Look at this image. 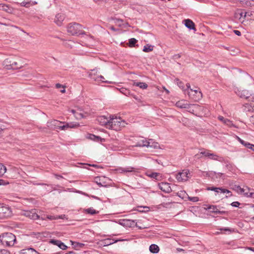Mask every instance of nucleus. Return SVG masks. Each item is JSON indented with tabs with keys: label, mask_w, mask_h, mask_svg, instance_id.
Here are the masks:
<instances>
[{
	"label": "nucleus",
	"mask_w": 254,
	"mask_h": 254,
	"mask_svg": "<svg viewBox=\"0 0 254 254\" xmlns=\"http://www.w3.org/2000/svg\"><path fill=\"white\" fill-rule=\"evenodd\" d=\"M251 209H252V211L254 212V214L251 215L252 219H254V205H252Z\"/></svg>",
	"instance_id": "obj_53"
},
{
	"label": "nucleus",
	"mask_w": 254,
	"mask_h": 254,
	"mask_svg": "<svg viewBox=\"0 0 254 254\" xmlns=\"http://www.w3.org/2000/svg\"><path fill=\"white\" fill-rule=\"evenodd\" d=\"M222 188H216L214 187H209L207 188L208 190H212L216 192H219L221 191Z\"/></svg>",
	"instance_id": "obj_30"
},
{
	"label": "nucleus",
	"mask_w": 254,
	"mask_h": 254,
	"mask_svg": "<svg viewBox=\"0 0 254 254\" xmlns=\"http://www.w3.org/2000/svg\"><path fill=\"white\" fill-rule=\"evenodd\" d=\"M133 85L138 86L139 88L145 89H146L148 87V85L145 82H134Z\"/></svg>",
	"instance_id": "obj_26"
},
{
	"label": "nucleus",
	"mask_w": 254,
	"mask_h": 254,
	"mask_svg": "<svg viewBox=\"0 0 254 254\" xmlns=\"http://www.w3.org/2000/svg\"><path fill=\"white\" fill-rule=\"evenodd\" d=\"M149 141L151 142L150 145L149 146V147L157 148L159 147V144L157 142L153 141L152 139H149Z\"/></svg>",
	"instance_id": "obj_33"
},
{
	"label": "nucleus",
	"mask_w": 254,
	"mask_h": 254,
	"mask_svg": "<svg viewBox=\"0 0 254 254\" xmlns=\"http://www.w3.org/2000/svg\"><path fill=\"white\" fill-rule=\"evenodd\" d=\"M129 96L132 97L134 99H135L136 100H140V99L137 96L134 95L132 93V95H129Z\"/></svg>",
	"instance_id": "obj_52"
},
{
	"label": "nucleus",
	"mask_w": 254,
	"mask_h": 254,
	"mask_svg": "<svg viewBox=\"0 0 254 254\" xmlns=\"http://www.w3.org/2000/svg\"><path fill=\"white\" fill-rule=\"evenodd\" d=\"M250 250L253 251V252H254V248L253 247H249L248 248Z\"/></svg>",
	"instance_id": "obj_64"
},
{
	"label": "nucleus",
	"mask_w": 254,
	"mask_h": 254,
	"mask_svg": "<svg viewBox=\"0 0 254 254\" xmlns=\"http://www.w3.org/2000/svg\"><path fill=\"white\" fill-rule=\"evenodd\" d=\"M6 167L0 163V177L2 176L6 172Z\"/></svg>",
	"instance_id": "obj_32"
},
{
	"label": "nucleus",
	"mask_w": 254,
	"mask_h": 254,
	"mask_svg": "<svg viewBox=\"0 0 254 254\" xmlns=\"http://www.w3.org/2000/svg\"><path fill=\"white\" fill-rule=\"evenodd\" d=\"M3 65L7 69H17L23 66V63L19 60L18 61H14L7 59L4 61Z\"/></svg>",
	"instance_id": "obj_5"
},
{
	"label": "nucleus",
	"mask_w": 254,
	"mask_h": 254,
	"mask_svg": "<svg viewBox=\"0 0 254 254\" xmlns=\"http://www.w3.org/2000/svg\"><path fill=\"white\" fill-rule=\"evenodd\" d=\"M234 32L237 36H239L241 35V32L239 30H234Z\"/></svg>",
	"instance_id": "obj_51"
},
{
	"label": "nucleus",
	"mask_w": 254,
	"mask_h": 254,
	"mask_svg": "<svg viewBox=\"0 0 254 254\" xmlns=\"http://www.w3.org/2000/svg\"><path fill=\"white\" fill-rule=\"evenodd\" d=\"M176 106L181 109H186L190 113L194 114L196 110H200L201 107L198 104H188L185 100H181L176 102Z\"/></svg>",
	"instance_id": "obj_2"
},
{
	"label": "nucleus",
	"mask_w": 254,
	"mask_h": 254,
	"mask_svg": "<svg viewBox=\"0 0 254 254\" xmlns=\"http://www.w3.org/2000/svg\"><path fill=\"white\" fill-rule=\"evenodd\" d=\"M37 4V2L36 1H31V5H35Z\"/></svg>",
	"instance_id": "obj_62"
},
{
	"label": "nucleus",
	"mask_w": 254,
	"mask_h": 254,
	"mask_svg": "<svg viewBox=\"0 0 254 254\" xmlns=\"http://www.w3.org/2000/svg\"><path fill=\"white\" fill-rule=\"evenodd\" d=\"M243 3L245 4L247 6H251V2L250 0H246Z\"/></svg>",
	"instance_id": "obj_47"
},
{
	"label": "nucleus",
	"mask_w": 254,
	"mask_h": 254,
	"mask_svg": "<svg viewBox=\"0 0 254 254\" xmlns=\"http://www.w3.org/2000/svg\"><path fill=\"white\" fill-rule=\"evenodd\" d=\"M245 190L244 189L240 188V190H239V191L238 192L240 193H244L246 194V195H248L247 193H245Z\"/></svg>",
	"instance_id": "obj_49"
},
{
	"label": "nucleus",
	"mask_w": 254,
	"mask_h": 254,
	"mask_svg": "<svg viewBox=\"0 0 254 254\" xmlns=\"http://www.w3.org/2000/svg\"><path fill=\"white\" fill-rule=\"evenodd\" d=\"M119 90L121 93H122V94L127 96H129V95H132V93H131L130 90L126 88L122 87L119 89Z\"/></svg>",
	"instance_id": "obj_23"
},
{
	"label": "nucleus",
	"mask_w": 254,
	"mask_h": 254,
	"mask_svg": "<svg viewBox=\"0 0 254 254\" xmlns=\"http://www.w3.org/2000/svg\"><path fill=\"white\" fill-rule=\"evenodd\" d=\"M188 199L189 200L192 202H197L199 200V198L197 196L190 197L189 196Z\"/></svg>",
	"instance_id": "obj_38"
},
{
	"label": "nucleus",
	"mask_w": 254,
	"mask_h": 254,
	"mask_svg": "<svg viewBox=\"0 0 254 254\" xmlns=\"http://www.w3.org/2000/svg\"><path fill=\"white\" fill-rule=\"evenodd\" d=\"M119 240H114L113 239H107L105 240H104L102 241L103 244H104V246H109L111 244H113L117 242H118Z\"/></svg>",
	"instance_id": "obj_24"
},
{
	"label": "nucleus",
	"mask_w": 254,
	"mask_h": 254,
	"mask_svg": "<svg viewBox=\"0 0 254 254\" xmlns=\"http://www.w3.org/2000/svg\"><path fill=\"white\" fill-rule=\"evenodd\" d=\"M186 86L187 89L189 90L188 93V95L190 99L195 101H197L201 99L202 97V93L200 91L198 90V89H192L190 88V86L189 83H187Z\"/></svg>",
	"instance_id": "obj_6"
},
{
	"label": "nucleus",
	"mask_w": 254,
	"mask_h": 254,
	"mask_svg": "<svg viewBox=\"0 0 254 254\" xmlns=\"http://www.w3.org/2000/svg\"><path fill=\"white\" fill-rule=\"evenodd\" d=\"M153 50V46L149 44H146L143 47V51L146 53H148L152 51Z\"/></svg>",
	"instance_id": "obj_28"
},
{
	"label": "nucleus",
	"mask_w": 254,
	"mask_h": 254,
	"mask_svg": "<svg viewBox=\"0 0 254 254\" xmlns=\"http://www.w3.org/2000/svg\"><path fill=\"white\" fill-rule=\"evenodd\" d=\"M238 137V139L239 140V141L242 144H244V143H245V141L243 140V139H242L241 138H240V137Z\"/></svg>",
	"instance_id": "obj_56"
},
{
	"label": "nucleus",
	"mask_w": 254,
	"mask_h": 254,
	"mask_svg": "<svg viewBox=\"0 0 254 254\" xmlns=\"http://www.w3.org/2000/svg\"><path fill=\"white\" fill-rule=\"evenodd\" d=\"M62 123L60 122V121H57V120H53L52 121H51V122H48V127H50L51 128H53V127H58V125H60V124H61Z\"/></svg>",
	"instance_id": "obj_25"
},
{
	"label": "nucleus",
	"mask_w": 254,
	"mask_h": 254,
	"mask_svg": "<svg viewBox=\"0 0 254 254\" xmlns=\"http://www.w3.org/2000/svg\"><path fill=\"white\" fill-rule=\"evenodd\" d=\"M159 189L166 193H170L172 191L170 184L166 182H161L159 184Z\"/></svg>",
	"instance_id": "obj_8"
},
{
	"label": "nucleus",
	"mask_w": 254,
	"mask_h": 254,
	"mask_svg": "<svg viewBox=\"0 0 254 254\" xmlns=\"http://www.w3.org/2000/svg\"><path fill=\"white\" fill-rule=\"evenodd\" d=\"M55 176L57 179H60V178H63V177L61 175H58V174H55Z\"/></svg>",
	"instance_id": "obj_57"
},
{
	"label": "nucleus",
	"mask_w": 254,
	"mask_h": 254,
	"mask_svg": "<svg viewBox=\"0 0 254 254\" xmlns=\"http://www.w3.org/2000/svg\"><path fill=\"white\" fill-rule=\"evenodd\" d=\"M185 26L190 29L196 30L195 28V24L192 20L189 19H185L184 20Z\"/></svg>",
	"instance_id": "obj_19"
},
{
	"label": "nucleus",
	"mask_w": 254,
	"mask_h": 254,
	"mask_svg": "<svg viewBox=\"0 0 254 254\" xmlns=\"http://www.w3.org/2000/svg\"><path fill=\"white\" fill-rule=\"evenodd\" d=\"M254 144H252L248 142L245 141L243 145L246 147L252 149Z\"/></svg>",
	"instance_id": "obj_40"
},
{
	"label": "nucleus",
	"mask_w": 254,
	"mask_h": 254,
	"mask_svg": "<svg viewBox=\"0 0 254 254\" xmlns=\"http://www.w3.org/2000/svg\"><path fill=\"white\" fill-rule=\"evenodd\" d=\"M24 215L33 220H37L39 218V216L36 213L35 210L25 211Z\"/></svg>",
	"instance_id": "obj_11"
},
{
	"label": "nucleus",
	"mask_w": 254,
	"mask_h": 254,
	"mask_svg": "<svg viewBox=\"0 0 254 254\" xmlns=\"http://www.w3.org/2000/svg\"><path fill=\"white\" fill-rule=\"evenodd\" d=\"M178 84L179 87H182V88H183V86H182V84H183V83L181 81H180L179 83H178Z\"/></svg>",
	"instance_id": "obj_63"
},
{
	"label": "nucleus",
	"mask_w": 254,
	"mask_h": 254,
	"mask_svg": "<svg viewBox=\"0 0 254 254\" xmlns=\"http://www.w3.org/2000/svg\"><path fill=\"white\" fill-rule=\"evenodd\" d=\"M254 15V12L248 11L247 12H244V17H246L247 16H253Z\"/></svg>",
	"instance_id": "obj_41"
},
{
	"label": "nucleus",
	"mask_w": 254,
	"mask_h": 254,
	"mask_svg": "<svg viewBox=\"0 0 254 254\" xmlns=\"http://www.w3.org/2000/svg\"><path fill=\"white\" fill-rule=\"evenodd\" d=\"M31 1H23L22 2L20 3V6H24L25 7H29L31 5Z\"/></svg>",
	"instance_id": "obj_36"
},
{
	"label": "nucleus",
	"mask_w": 254,
	"mask_h": 254,
	"mask_svg": "<svg viewBox=\"0 0 254 254\" xmlns=\"http://www.w3.org/2000/svg\"><path fill=\"white\" fill-rule=\"evenodd\" d=\"M56 86L57 88H59L61 87L62 86V85L60 83H57V84H56Z\"/></svg>",
	"instance_id": "obj_58"
},
{
	"label": "nucleus",
	"mask_w": 254,
	"mask_h": 254,
	"mask_svg": "<svg viewBox=\"0 0 254 254\" xmlns=\"http://www.w3.org/2000/svg\"><path fill=\"white\" fill-rule=\"evenodd\" d=\"M147 176L151 178L158 180V177L159 176V174L156 172H153L150 174H147Z\"/></svg>",
	"instance_id": "obj_34"
},
{
	"label": "nucleus",
	"mask_w": 254,
	"mask_h": 254,
	"mask_svg": "<svg viewBox=\"0 0 254 254\" xmlns=\"http://www.w3.org/2000/svg\"><path fill=\"white\" fill-rule=\"evenodd\" d=\"M209 158L214 160H219V157L214 153H210L208 157Z\"/></svg>",
	"instance_id": "obj_35"
},
{
	"label": "nucleus",
	"mask_w": 254,
	"mask_h": 254,
	"mask_svg": "<svg viewBox=\"0 0 254 254\" xmlns=\"http://www.w3.org/2000/svg\"><path fill=\"white\" fill-rule=\"evenodd\" d=\"M221 192V193H226L227 194L226 197H229V196H231L232 195V193L231 191H230L229 190L225 189L222 188Z\"/></svg>",
	"instance_id": "obj_37"
},
{
	"label": "nucleus",
	"mask_w": 254,
	"mask_h": 254,
	"mask_svg": "<svg viewBox=\"0 0 254 254\" xmlns=\"http://www.w3.org/2000/svg\"><path fill=\"white\" fill-rule=\"evenodd\" d=\"M149 251L152 253H158L159 251V247L157 245L151 244L149 247Z\"/></svg>",
	"instance_id": "obj_22"
},
{
	"label": "nucleus",
	"mask_w": 254,
	"mask_h": 254,
	"mask_svg": "<svg viewBox=\"0 0 254 254\" xmlns=\"http://www.w3.org/2000/svg\"><path fill=\"white\" fill-rule=\"evenodd\" d=\"M37 252L33 248H28L21 250L19 254H37Z\"/></svg>",
	"instance_id": "obj_18"
},
{
	"label": "nucleus",
	"mask_w": 254,
	"mask_h": 254,
	"mask_svg": "<svg viewBox=\"0 0 254 254\" xmlns=\"http://www.w3.org/2000/svg\"><path fill=\"white\" fill-rule=\"evenodd\" d=\"M0 241L3 245L11 246L16 241V237L11 233H5L0 235Z\"/></svg>",
	"instance_id": "obj_3"
},
{
	"label": "nucleus",
	"mask_w": 254,
	"mask_h": 254,
	"mask_svg": "<svg viewBox=\"0 0 254 254\" xmlns=\"http://www.w3.org/2000/svg\"><path fill=\"white\" fill-rule=\"evenodd\" d=\"M124 121L122 120L121 118H112L109 120L107 128L117 131L120 130L124 127Z\"/></svg>",
	"instance_id": "obj_4"
},
{
	"label": "nucleus",
	"mask_w": 254,
	"mask_h": 254,
	"mask_svg": "<svg viewBox=\"0 0 254 254\" xmlns=\"http://www.w3.org/2000/svg\"><path fill=\"white\" fill-rule=\"evenodd\" d=\"M67 32L71 35L79 36L86 35L85 32L83 30V26L77 23H70L67 27Z\"/></svg>",
	"instance_id": "obj_1"
},
{
	"label": "nucleus",
	"mask_w": 254,
	"mask_h": 254,
	"mask_svg": "<svg viewBox=\"0 0 254 254\" xmlns=\"http://www.w3.org/2000/svg\"><path fill=\"white\" fill-rule=\"evenodd\" d=\"M0 254H10V253L4 249L0 250Z\"/></svg>",
	"instance_id": "obj_44"
},
{
	"label": "nucleus",
	"mask_w": 254,
	"mask_h": 254,
	"mask_svg": "<svg viewBox=\"0 0 254 254\" xmlns=\"http://www.w3.org/2000/svg\"><path fill=\"white\" fill-rule=\"evenodd\" d=\"M110 29L114 31H116V28L114 27V26H111L110 28Z\"/></svg>",
	"instance_id": "obj_61"
},
{
	"label": "nucleus",
	"mask_w": 254,
	"mask_h": 254,
	"mask_svg": "<svg viewBox=\"0 0 254 254\" xmlns=\"http://www.w3.org/2000/svg\"><path fill=\"white\" fill-rule=\"evenodd\" d=\"M181 56L180 54H175L174 55L173 57H172V59L173 60H178L179 59H180L181 58Z\"/></svg>",
	"instance_id": "obj_46"
},
{
	"label": "nucleus",
	"mask_w": 254,
	"mask_h": 254,
	"mask_svg": "<svg viewBox=\"0 0 254 254\" xmlns=\"http://www.w3.org/2000/svg\"><path fill=\"white\" fill-rule=\"evenodd\" d=\"M240 188L241 187L239 186H237V185H235L234 186V190H236L238 192H239V190H240Z\"/></svg>",
	"instance_id": "obj_48"
},
{
	"label": "nucleus",
	"mask_w": 254,
	"mask_h": 254,
	"mask_svg": "<svg viewBox=\"0 0 254 254\" xmlns=\"http://www.w3.org/2000/svg\"><path fill=\"white\" fill-rule=\"evenodd\" d=\"M254 144H252L248 142L245 141L243 145L246 147L252 149Z\"/></svg>",
	"instance_id": "obj_39"
},
{
	"label": "nucleus",
	"mask_w": 254,
	"mask_h": 254,
	"mask_svg": "<svg viewBox=\"0 0 254 254\" xmlns=\"http://www.w3.org/2000/svg\"><path fill=\"white\" fill-rule=\"evenodd\" d=\"M4 7H4V9L5 11H6V12H7L8 13L12 12V9L11 7H10L9 6L5 5Z\"/></svg>",
	"instance_id": "obj_42"
},
{
	"label": "nucleus",
	"mask_w": 254,
	"mask_h": 254,
	"mask_svg": "<svg viewBox=\"0 0 254 254\" xmlns=\"http://www.w3.org/2000/svg\"><path fill=\"white\" fill-rule=\"evenodd\" d=\"M87 138L97 142H102L105 141L104 138H101L99 136H96L93 134L91 133L88 134Z\"/></svg>",
	"instance_id": "obj_15"
},
{
	"label": "nucleus",
	"mask_w": 254,
	"mask_h": 254,
	"mask_svg": "<svg viewBox=\"0 0 254 254\" xmlns=\"http://www.w3.org/2000/svg\"><path fill=\"white\" fill-rule=\"evenodd\" d=\"M151 142L148 140H147L145 138L142 137V139L138 141L134 146L136 147H149V146L150 145Z\"/></svg>",
	"instance_id": "obj_12"
},
{
	"label": "nucleus",
	"mask_w": 254,
	"mask_h": 254,
	"mask_svg": "<svg viewBox=\"0 0 254 254\" xmlns=\"http://www.w3.org/2000/svg\"><path fill=\"white\" fill-rule=\"evenodd\" d=\"M218 119L221 121H222L224 124L226 125L229 127H234V125L232 122V121L229 120V119H225L223 117L219 116L218 117Z\"/></svg>",
	"instance_id": "obj_20"
},
{
	"label": "nucleus",
	"mask_w": 254,
	"mask_h": 254,
	"mask_svg": "<svg viewBox=\"0 0 254 254\" xmlns=\"http://www.w3.org/2000/svg\"><path fill=\"white\" fill-rule=\"evenodd\" d=\"M189 174H190L189 170H183L177 175V179L179 181H186L189 178Z\"/></svg>",
	"instance_id": "obj_9"
},
{
	"label": "nucleus",
	"mask_w": 254,
	"mask_h": 254,
	"mask_svg": "<svg viewBox=\"0 0 254 254\" xmlns=\"http://www.w3.org/2000/svg\"><path fill=\"white\" fill-rule=\"evenodd\" d=\"M231 205L233 207H239V206L240 205V203L238 201H234V202H233L231 204Z\"/></svg>",
	"instance_id": "obj_45"
},
{
	"label": "nucleus",
	"mask_w": 254,
	"mask_h": 254,
	"mask_svg": "<svg viewBox=\"0 0 254 254\" xmlns=\"http://www.w3.org/2000/svg\"><path fill=\"white\" fill-rule=\"evenodd\" d=\"M85 212L86 213L89 214L91 215H95L98 214L99 212L98 211L96 210L95 209H93L92 207L85 209Z\"/></svg>",
	"instance_id": "obj_27"
},
{
	"label": "nucleus",
	"mask_w": 254,
	"mask_h": 254,
	"mask_svg": "<svg viewBox=\"0 0 254 254\" xmlns=\"http://www.w3.org/2000/svg\"><path fill=\"white\" fill-rule=\"evenodd\" d=\"M97 121L102 126H105L107 128L109 120L104 116H100L97 118Z\"/></svg>",
	"instance_id": "obj_17"
},
{
	"label": "nucleus",
	"mask_w": 254,
	"mask_h": 254,
	"mask_svg": "<svg viewBox=\"0 0 254 254\" xmlns=\"http://www.w3.org/2000/svg\"><path fill=\"white\" fill-rule=\"evenodd\" d=\"M46 218L50 220H53L55 219V217L51 215H47Z\"/></svg>",
	"instance_id": "obj_54"
},
{
	"label": "nucleus",
	"mask_w": 254,
	"mask_h": 254,
	"mask_svg": "<svg viewBox=\"0 0 254 254\" xmlns=\"http://www.w3.org/2000/svg\"><path fill=\"white\" fill-rule=\"evenodd\" d=\"M137 40L135 38H131L129 40L128 45L130 47H135Z\"/></svg>",
	"instance_id": "obj_31"
},
{
	"label": "nucleus",
	"mask_w": 254,
	"mask_h": 254,
	"mask_svg": "<svg viewBox=\"0 0 254 254\" xmlns=\"http://www.w3.org/2000/svg\"><path fill=\"white\" fill-rule=\"evenodd\" d=\"M238 137V139L239 140V141L242 144H244V143H245V141L243 140V139H242L241 138H240V137Z\"/></svg>",
	"instance_id": "obj_55"
},
{
	"label": "nucleus",
	"mask_w": 254,
	"mask_h": 254,
	"mask_svg": "<svg viewBox=\"0 0 254 254\" xmlns=\"http://www.w3.org/2000/svg\"><path fill=\"white\" fill-rule=\"evenodd\" d=\"M209 153L210 152L209 150H206L200 152V154L203 155L206 157H208Z\"/></svg>",
	"instance_id": "obj_43"
},
{
	"label": "nucleus",
	"mask_w": 254,
	"mask_h": 254,
	"mask_svg": "<svg viewBox=\"0 0 254 254\" xmlns=\"http://www.w3.org/2000/svg\"><path fill=\"white\" fill-rule=\"evenodd\" d=\"M70 112L72 113L77 119H81L83 117V115L81 113H77L76 110L72 109L70 110Z\"/></svg>",
	"instance_id": "obj_29"
},
{
	"label": "nucleus",
	"mask_w": 254,
	"mask_h": 254,
	"mask_svg": "<svg viewBox=\"0 0 254 254\" xmlns=\"http://www.w3.org/2000/svg\"><path fill=\"white\" fill-rule=\"evenodd\" d=\"M207 209L209 210L211 213H214L216 214H225L227 213V212L225 211H221L217 208V206L216 205H208Z\"/></svg>",
	"instance_id": "obj_10"
},
{
	"label": "nucleus",
	"mask_w": 254,
	"mask_h": 254,
	"mask_svg": "<svg viewBox=\"0 0 254 254\" xmlns=\"http://www.w3.org/2000/svg\"><path fill=\"white\" fill-rule=\"evenodd\" d=\"M11 214V208L8 205L0 203V219L7 218Z\"/></svg>",
	"instance_id": "obj_7"
},
{
	"label": "nucleus",
	"mask_w": 254,
	"mask_h": 254,
	"mask_svg": "<svg viewBox=\"0 0 254 254\" xmlns=\"http://www.w3.org/2000/svg\"><path fill=\"white\" fill-rule=\"evenodd\" d=\"M220 230L221 231H229V232H232V231H234V230H232L230 228H220Z\"/></svg>",
	"instance_id": "obj_50"
},
{
	"label": "nucleus",
	"mask_w": 254,
	"mask_h": 254,
	"mask_svg": "<svg viewBox=\"0 0 254 254\" xmlns=\"http://www.w3.org/2000/svg\"><path fill=\"white\" fill-rule=\"evenodd\" d=\"M79 126V124H73L72 123H66L63 126L58 125V127L61 130H65L68 128H74Z\"/></svg>",
	"instance_id": "obj_16"
},
{
	"label": "nucleus",
	"mask_w": 254,
	"mask_h": 254,
	"mask_svg": "<svg viewBox=\"0 0 254 254\" xmlns=\"http://www.w3.org/2000/svg\"><path fill=\"white\" fill-rule=\"evenodd\" d=\"M137 169L132 167H127L126 168H120L119 170L121 171V172H135L137 171Z\"/></svg>",
	"instance_id": "obj_21"
},
{
	"label": "nucleus",
	"mask_w": 254,
	"mask_h": 254,
	"mask_svg": "<svg viewBox=\"0 0 254 254\" xmlns=\"http://www.w3.org/2000/svg\"><path fill=\"white\" fill-rule=\"evenodd\" d=\"M249 196L253 198H254V192H250Z\"/></svg>",
	"instance_id": "obj_60"
},
{
	"label": "nucleus",
	"mask_w": 254,
	"mask_h": 254,
	"mask_svg": "<svg viewBox=\"0 0 254 254\" xmlns=\"http://www.w3.org/2000/svg\"><path fill=\"white\" fill-rule=\"evenodd\" d=\"M50 243L55 245L58 246L60 249L63 250H66L67 248L64 243L60 240L52 239L51 240Z\"/></svg>",
	"instance_id": "obj_14"
},
{
	"label": "nucleus",
	"mask_w": 254,
	"mask_h": 254,
	"mask_svg": "<svg viewBox=\"0 0 254 254\" xmlns=\"http://www.w3.org/2000/svg\"><path fill=\"white\" fill-rule=\"evenodd\" d=\"M4 184V181L2 179H0V185H3Z\"/></svg>",
	"instance_id": "obj_59"
},
{
	"label": "nucleus",
	"mask_w": 254,
	"mask_h": 254,
	"mask_svg": "<svg viewBox=\"0 0 254 254\" xmlns=\"http://www.w3.org/2000/svg\"><path fill=\"white\" fill-rule=\"evenodd\" d=\"M65 18L64 14L63 13H59L56 15L54 22L58 25L61 26Z\"/></svg>",
	"instance_id": "obj_13"
}]
</instances>
